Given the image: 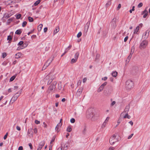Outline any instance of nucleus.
Segmentation results:
<instances>
[{
	"mask_svg": "<svg viewBox=\"0 0 150 150\" xmlns=\"http://www.w3.org/2000/svg\"><path fill=\"white\" fill-rule=\"evenodd\" d=\"M99 116V114L96 113L94 109L90 108L88 109L87 112V117L88 119H91L92 121L97 120Z\"/></svg>",
	"mask_w": 150,
	"mask_h": 150,
	"instance_id": "f257e3e1",
	"label": "nucleus"
},
{
	"mask_svg": "<svg viewBox=\"0 0 150 150\" xmlns=\"http://www.w3.org/2000/svg\"><path fill=\"white\" fill-rule=\"evenodd\" d=\"M134 86V83L131 80H127L126 82L125 87L127 89H130Z\"/></svg>",
	"mask_w": 150,
	"mask_h": 150,
	"instance_id": "f03ea898",
	"label": "nucleus"
},
{
	"mask_svg": "<svg viewBox=\"0 0 150 150\" xmlns=\"http://www.w3.org/2000/svg\"><path fill=\"white\" fill-rule=\"evenodd\" d=\"M118 141V137L115 135L112 136L109 140V142L111 145L114 144L115 142Z\"/></svg>",
	"mask_w": 150,
	"mask_h": 150,
	"instance_id": "7ed1b4c3",
	"label": "nucleus"
},
{
	"mask_svg": "<svg viewBox=\"0 0 150 150\" xmlns=\"http://www.w3.org/2000/svg\"><path fill=\"white\" fill-rule=\"evenodd\" d=\"M57 84V82L56 81L53 82L49 86L47 92L49 93H50V91H52L54 88H55L56 85Z\"/></svg>",
	"mask_w": 150,
	"mask_h": 150,
	"instance_id": "20e7f679",
	"label": "nucleus"
},
{
	"mask_svg": "<svg viewBox=\"0 0 150 150\" xmlns=\"http://www.w3.org/2000/svg\"><path fill=\"white\" fill-rule=\"evenodd\" d=\"M116 18H113L110 22L109 27L112 29H114L117 26L116 23Z\"/></svg>",
	"mask_w": 150,
	"mask_h": 150,
	"instance_id": "39448f33",
	"label": "nucleus"
},
{
	"mask_svg": "<svg viewBox=\"0 0 150 150\" xmlns=\"http://www.w3.org/2000/svg\"><path fill=\"white\" fill-rule=\"evenodd\" d=\"M148 44V41L146 40H144L141 42V49L145 48Z\"/></svg>",
	"mask_w": 150,
	"mask_h": 150,
	"instance_id": "423d86ee",
	"label": "nucleus"
},
{
	"mask_svg": "<svg viewBox=\"0 0 150 150\" xmlns=\"http://www.w3.org/2000/svg\"><path fill=\"white\" fill-rule=\"evenodd\" d=\"M45 144V142L43 140L40 142L39 144V146L37 150H41Z\"/></svg>",
	"mask_w": 150,
	"mask_h": 150,
	"instance_id": "0eeeda50",
	"label": "nucleus"
},
{
	"mask_svg": "<svg viewBox=\"0 0 150 150\" xmlns=\"http://www.w3.org/2000/svg\"><path fill=\"white\" fill-rule=\"evenodd\" d=\"M83 87H81L77 91L76 95L77 96H79L81 94L82 91L83 90Z\"/></svg>",
	"mask_w": 150,
	"mask_h": 150,
	"instance_id": "6e6552de",
	"label": "nucleus"
},
{
	"mask_svg": "<svg viewBox=\"0 0 150 150\" xmlns=\"http://www.w3.org/2000/svg\"><path fill=\"white\" fill-rule=\"evenodd\" d=\"M33 132L32 129H28V134H29L30 137L32 138L33 137Z\"/></svg>",
	"mask_w": 150,
	"mask_h": 150,
	"instance_id": "1a4fd4ad",
	"label": "nucleus"
},
{
	"mask_svg": "<svg viewBox=\"0 0 150 150\" xmlns=\"http://www.w3.org/2000/svg\"><path fill=\"white\" fill-rule=\"evenodd\" d=\"M149 30L146 31V32L143 34L142 35V38H144V39L147 38L149 35Z\"/></svg>",
	"mask_w": 150,
	"mask_h": 150,
	"instance_id": "9d476101",
	"label": "nucleus"
},
{
	"mask_svg": "<svg viewBox=\"0 0 150 150\" xmlns=\"http://www.w3.org/2000/svg\"><path fill=\"white\" fill-rule=\"evenodd\" d=\"M90 21H88L85 25L84 27L85 32H87L88 30L90 24Z\"/></svg>",
	"mask_w": 150,
	"mask_h": 150,
	"instance_id": "9b49d317",
	"label": "nucleus"
},
{
	"mask_svg": "<svg viewBox=\"0 0 150 150\" xmlns=\"http://www.w3.org/2000/svg\"><path fill=\"white\" fill-rule=\"evenodd\" d=\"M130 108L129 105V104L126 106V108L124 110L123 112L121 114H122L123 113L125 112V113H128V111H129Z\"/></svg>",
	"mask_w": 150,
	"mask_h": 150,
	"instance_id": "f8f14e48",
	"label": "nucleus"
},
{
	"mask_svg": "<svg viewBox=\"0 0 150 150\" xmlns=\"http://www.w3.org/2000/svg\"><path fill=\"white\" fill-rule=\"evenodd\" d=\"M148 13V11L146 10H145L143 11L142 13L141 14H144L143 17L144 18H145L147 16Z\"/></svg>",
	"mask_w": 150,
	"mask_h": 150,
	"instance_id": "ddd939ff",
	"label": "nucleus"
},
{
	"mask_svg": "<svg viewBox=\"0 0 150 150\" xmlns=\"http://www.w3.org/2000/svg\"><path fill=\"white\" fill-rule=\"evenodd\" d=\"M108 33V30L107 29H104L103 32V37H105Z\"/></svg>",
	"mask_w": 150,
	"mask_h": 150,
	"instance_id": "4468645a",
	"label": "nucleus"
},
{
	"mask_svg": "<svg viewBox=\"0 0 150 150\" xmlns=\"http://www.w3.org/2000/svg\"><path fill=\"white\" fill-rule=\"evenodd\" d=\"M59 30V26H57L56 27V29L54 31V35H55L58 32Z\"/></svg>",
	"mask_w": 150,
	"mask_h": 150,
	"instance_id": "2eb2a0df",
	"label": "nucleus"
},
{
	"mask_svg": "<svg viewBox=\"0 0 150 150\" xmlns=\"http://www.w3.org/2000/svg\"><path fill=\"white\" fill-rule=\"evenodd\" d=\"M21 55V52H18L15 55V58L18 59L20 57Z\"/></svg>",
	"mask_w": 150,
	"mask_h": 150,
	"instance_id": "dca6fc26",
	"label": "nucleus"
},
{
	"mask_svg": "<svg viewBox=\"0 0 150 150\" xmlns=\"http://www.w3.org/2000/svg\"><path fill=\"white\" fill-rule=\"evenodd\" d=\"M22 91V89H21L20 91H19V93L18 92L16 93L14 95L17 98L21 94Z\"/></svg>",
	"mask_w": 150,
	"mask_h": 150,
	"instance_id": "f3484780",
	"label": "nucleus"
},
{
	"mask_svg": "<svg viewBox=\"0 0 150 150\" xmlns=\"http://www.w3.org/2000/svg\"><path fill=\"white\" fill-rule=\"evenodd\" d=\"M132 56L131 55H129V56L128 57L127 59L126 60V64H128L130 60L132 57Z\"/></svg>",
	"mask_w": 150,
	"mask_h": 150,
	"instance_id": "a211bd4d",
	"label": "nucleus"
},
{
	"mask_svg": "<svg viewBox=\"0 0 150 150\" xmlns=\"http://www.w3.org/2000/svg\"><path fill=\"white\" fill-rule=\"evenodd\" d=\"M139 26H137L136 29L134 30V34H137V33L138 32L139 30Z\"/></svg>",
	"mask_w": 150,
	"mask_h": 150,
	"instance_id": "6ab92c4d",
	"label": "nucleus"
},
{
	"mask_svg": "<svg viewBox=\"0 0 150 150\" xmlns=\"http://www.w3.org/2000/svg\"><path fill=\"white\" fill-rule=\"evenodd\" d=\"M42 26V24H41L38 26L37 28L38 31H40L41 30Z\"/></svg>",
	"mask_w": 150,
	"mask_h": 150,
	"instance_id": "aec40b11",
	"label": "nucleus"
},
{
	"mask_svg": "<svg viewBox=\"0 0 150 150\" xmlns=\"http://www.w3.org/2000/svg\"><path fill=\"white\" fill-rule=\"evenodd\" d=\"M117 75V72L116 71H113L112 73V76L114 77H116Z\"/></svg>",
	"mask_w": 150,
	"mask_h": 150,
	"instance_id": "412c9836",
	"label": "nucleus"
},
{
	"mask_svg": "<svg viewBox=\"0 0 150 150\" xmlns=\"http://www.w3.org/2000/svg\"><path fill=\"white\" fill-rule=\"evenodd\" d=\"M13 18H11L8 19L7 22V25H9L11 22L13 21Z\"/></svg>",
	"mask_w": 150,
	"mask_h": 150,
	"instance_id": "4be33fe9",
	"label": "nucleus"
},
{
	"mask_svg": "<svg viewBox=\"0 0 150 150\" xmlns=\"http://www.w3.org/2000/svg\"><path fill=\"white\" fill-rule=\"evenodd\" d=\"M104 88L101 85L98 88V92H101L103 90Z\"/></svg>",
	"mask_w": 150,
	"mask_h": 150,
	"instance_id": "5701e85b",
	"label": "nucleus"
},
{
	"mask_svg": "<svg viewBox=\"0 0 150 150\" xmlns=\"http://www.w3.org/2000/svg\"><path fill=\"white\" fill-rule=\"evenodd\" d=\"M134 47L133 46L132 47L131 50V52L129 54V55H131L132 56V55L133 54L134 51Z\"/></svg>",
	"mask_w": 150,
	"mask_h": 150,
	"instance_id": "b1692460",
	"label": "nucleus"
},
{
	"mask_svg": "<svg viewBox=\"0 0 150 150\" xmlns=\"http://www.w3.org/2000/svg\"><path fill=\"white\" fill-rule=\"evenodd\" d=\"M127 118L128 119H130L131 118V116L130 115H129L128 113L125 114V116H123L124 118Z\"/></svg>",
	"mask_w": 150,
	"mask_h": 150,
	"instance_id": "393cba45",
	"label": "nucleus"
},
{
	"mask_svg": "<svg viewBox=\"0 0 150 150\" xmlns=\"http://www.w3.org/2000/svg\"><path fill=\"white\" fill-rule=\"evenodd\" d=\"M22 33L21 29L17 30L15 32V33L17 35H20Z\"/></svg>",
	"mask_w": 150,
	"mask_h": 150,
	"instance_id": "a878e982",
	"label": "nucleus"
},
{
	"mask_svg": "<svg viewBox=\"0 0 150 150\" xmlns=\"http://www.w3.org/2000/svg\"><path fill=\"white\" fill-rule=\"evenodd\" d=\"M15 16L16 17V18L17 19H19L20 18L21 16V14H16Z\"/></svg>",
	"mask_w": 150,
	"mask_h": 150,
	"instance_id": "bb28decb",
	"label": "nucleus"
},
{
	"mask_svg": "<svg viewBox=\"0 0 150 150\" xmlns=\"http://www.w3.org/2000/svg\"><path fill=\"white\" fill-rule=\"evenodd\" d=\"M79 55V53L78 52H77L75 55V56H74L75 59L76 60H77L78 59V58Z\"/></svg>",
	"mask_w": 150,
	"mask_h": 150,
	"instance_id": "cd10ccee",
	"label": "nucleus"
},
{
	"mask_svg": "<svg viewBox=\"0 0 150 150\" xmlns=\"http://www.w3.org/2000/svg\"><path fill=\"white\" fill-rule=\"evenodd\" d=\"M40 0H38L36 1L34 4V5L35 6H37L40 3Z\"/></svg>",
	"mask_w": 150,
	"mask_h": 150,
	"instance_id": "c85d7f7f",
	"label": "nucleus"
},
{
	"mask_svg": "<svg viewBox=\"0 0 150 150\" xmlns=\"http://www.w3.org/2000/svg\"><path fill=\"white\" fill-rule=\"evenodd\" d=\"M12 39V37L11 35H9L8 36L7 39V40H9V41L8 42L9 43H10V42H9V41L11 40Z\"/></svg>",
	"mask_w": 150,
	"mask_h": 150,
	"instance_id": "c756f323",
	"label": "nucleus"
},
{
	"mask_svg": "<svg viewBox=\"0 0 150 150\" xmlns=\"http://www.w3.org/2000/svg\"><path fill=\"white\" fill-rule=\"evenodd\" d=\"M60 123H58L57 124V126H56V127H55V130L56 131H57V132H59L58 129H59V126H60Z\"/></svg>",
	"mask_w": 150,
	"mask_h": 150,
	"instance_id": "7c9ffc66",
	"label": "nucleus"
},
{
	"mask_svg": "<svg viewBox=\"0 0 150 150\" xmlns=\"http://www.w3.org/2000/svg\"><path fill=\"white\" fill-rule=\"evenodd\" d=\"M28 20L30 22H31L33 21V19L32 17L30 16H29L28 17Z\"/></svg>",
	"mask_w": 150,
	"mask_h": 150,
	"instance_id": "2f4dec72",
	"label": "nucleus"
},
{
	"mask_svg": "<svg viewBox=\"0 0 150 150\" xmlns=\"http://www.w3.org/2000/svg\"><path fill=\"white\" fill-rule=\"evenodd\" d=\"M72 130V129L71 128V126H68V127L67 129V131L69 132H71Z\"/></svg>",
	"mask_w": 150,
	"mask_h": 150,
	"instance_id": "473e14b6",
	"label": "nucleus"
},
{
	"mask_svg": "<svg viewBox=\"0 0 150 150\" xmlns=\"http://www.w3.org/2000/svg\"><path fill=\"white\" fill-rule=\"evenodd\" d=\"M8 16V13H5L3 17V19L4 18H5L6 19H7L9 17V16Z\"/></svg>",
	"mask_w": 150,
	"mask_h": 150,
	"instance_id": "72a5a7b5",
	"label": "nucleus"
},
{
	"mask_svg": "<svg viewBox=\"0 0 150 150\" xmlns=\"http://www.w3.org/2000/svg\"><path fill=\"white\" fill-rule=\"evenodd\" d=\"M68 145L67 144H65L64 145V147L63 148V150H67V149Z\"/></svg>",
	"mask_w": 150,
	"mask_h": 150,
	"instance_id": "f704fd0d",
	"label": "nucleus"
},
{
	"mask_svg": "<svg viewBox=\"0 0 150 150\" xmlns=\"http://www.w3.org/2000/svg\"><path fill=\"white\" fill-rule=\"evenodd\" d=\"M16 76L14 75L12 76L10 79V81H13L15 78Z\"/></svg>",
	"mask_w": 150,
	"mask_h": 150,
	"instance_id": "c9c22d12",
	"label": "nucleus"
},
{
	"mask_svg": "<svg viewBox=\"0 0 150 150\" xmlns=\"http://www.w3.org/2000/svg\"><path fill=\"white\" fill-rule=\"evenodd\" d=\"M49 77H50V76L49 75H47L46 77L44 79V81L45 82H46V81L48 79H49Z\"/></svg>",
	"mask_w": 150,
	"mask_h": 150,
	"instance_id": "e433bc0d",
	"label": "nucleus"
},
{
	"mask_svg": "<svg viewBox=\"0 0 150 150\" xmlns=\"http://www.w3.org/2000/svg\"><path fill=\"white\" fill-rule=\"evenodd\" d=\"M17 98L14 95L13 97L12 98H11V100H13V102H14L17 99Z\"/></svg>",
	"mask_w": 150,
	"mask_h": 150,
	"instance_id": "4c0bfd02",
	"label": "nucleus"
},
{
	"mask_svg": "<svg viewBox=\"0 0 150 150\" xmlns=\"http://www.w3.org/2000/svg\"><path fill=\"white\" fill-rule=\"evenodd\" d=\"M50 59H51V58H49L46 62V64H47L48 63V65H47V66H49V65L52 62L51 60H50Z\"/></svg>",
	"mask_w": 150,
	"mask_h": 150,
	"instance_id": "58836bf2",
	"label": "nucleus"
},
{
	"mask_svg": "<svg viewBox=\"0 0 150 150\" xmlns=\"http://www.w3.org/2000/svg\"><path fill=\"white\" fill-rule=\"evenodd\" d=\"M77 60H76L75 59L73 58L71 59V63H75L76 62Z\"/></svg>",
	"mask_w": 150,
	"mask_h": 150,
	"instance_id": "ea45409f",
	"label": "nucleus"
},
{
	"mask_svg": "<svg viewBox=\"0 0 150 150\" xmlns=\"http://www.w3.org/2000/svg\"><path fill=\"white\" fill-rule=\"evenodd\" d=\"M55 137H56L55 136H54L53 137H52V139L51 140V142H50V144H51L53 142H54V140L55 139Z\"/></svg>",
	"mask_w": 150,
	"mask_h": 150,
	"instance_id": "a19ab883",
	"label": "nucleus"
},
{
	"mask_svg": "<svg viewBox=\"0 0 150 150\" xmlns=\"http://www.w3.org/2000/svg\"><path fill=\"white\" fill-rule=\"evenodd\" d=\"M82 35V33L81 32H79L77 35V38H79Z\"/></svg>",
	"mask_w": 150,
	"mask_h": 150,
	"instance_id": "79ce46f5",
	"label": "nucleus"
},
{
	"mask_svg": "<svg viewBox=\"0 0 150 150\" xmlns=\"http://www.w3.org/2000/svg\"><path fill=\"white\" fill-rule=\"evenodd\" d=\"M27 23L26 21H24L23 23H22V26L23 27H25L26 24H27Z\"/></svg>",
	"mask_w": 150,
	"mask_h": 150,
	"instance_id": "37998d69",
	"label": "nucleus"
},
{
	"mask_svg": "<svg viewBox=\"0 0 150 150\" xmlns=\"http://www.w3.org/2000/svg\"><path fill=\"white\" fill-rule=\"evenodd\" d=\"M7 55V54L5 52L3 53L2 54V57L3 58H5Z\"/></svg>",
	"mask_w": 150,
	"mask_h": 150,
	"instance_id": "c03bdc74",
	"label": "nucleus"
},
{
	"mask_svg": "<svg viewBox=\"0 0 150 150\" xmlns=\"http://www.w3.org/2000/svg\"><path fill=\"white\" fill-rule=\"evenodd\" d=\"M53 79H50L47 82V85L50 84L52 81Z\"/></svg>",
	"mask_w": 150,
	"mask_h": 150,
	"instance_id": "a18cd8bd",
	"label": "nucleus"
},
{
	"mask_svg": "<svg viewBox=\"0 0 150 150\" xmlns=\"http://www.w3.org/2000/svg\"><path fill=\"white\" fill-rule=\"evenodd\" d=\"M23 41H20L18 44V45H20L21 46L23 44Z\"/></svg>",
	"mask_w": 150,
	"mask_h": 150,
	"instance_id": "49530a36",
	"label": "nucleus"
},
{
	"mask_svg": "<svg viewBox=\"0 0 150 150\" xmlns=\"http://www.w3.org/2000/svg\"><path fill=\"white\" fill-rule=\"evenodd\" d=\"M46 63H45V65H44V66L42 68V70H45L48 66H47V65H46Z\"/></svg>",
	"mask_w": 150,
	"mask_h": 150,
	"instance_id": "de8ad7c7",
	"label": "nucleus"
},
{
	"mask_svg": "<svg viewBox=\"0 0 150 150\" xmlns=\"http://www.w3.org/2000/svg\"><path fill=\"white\" fill-rule=\"evenodd\" d=\"M100 54H96V58H95V60H96L97 59H99L100 57Z\"/></svg>",
	"mask_w": 150,
	"mask_h": 150,
	"instance_id": "09e8293b",
	"label": "nucleus"
},
{
	"mask_svg": "<svg viewBox=\"0 0 150 150\" xmlns=\"http://www.w3.org/2000/svg\"><path fill=\"white\" fill-rule=\"evenodd\" d=\"M75 121V120L74 118H72L70 120V122L72 123H74Z\"/></svg>",
	"mask_w": 150,
	"mask_h": 150,
	"instance_id": "8fccbe9b",
	"label": "nucleus"
},
{
	"mask_svg": "<svg viewBox=\"0 0 150 150\" xmlns=\"http://www.w3.org/2000/svg\"><path fill=\"white\" fill-rule=\"evenodd\" d=\"M106 123H107L106 122H104L102 125V128L104 127H105Z\"/></svg>",
	"mask_w": 150,
	"mask_h": 150,
	"instance_id": "3c124183",
	"label": "nucleus"
},
{
	"mask_svg": "<svg viewBox=\"0 0 150 150\" xmlns=\"http://www.w3.org/2000/svg\"><path fill=\"white\" fill-rule=\"evenodd\" d=\"M107 83V82H105L104 83L102 84L101 85L104 88V86H105Z\"/></svg>",
	"mask_w": 150,
	"mask_h": 150,
	"instance_id": "603ef678",
	"label": "nucleus"
},
{
	"mask_svg": "<svg viewBox=\"0 0 150 150\" xmlns=\"http://www.w3.org/2000/svg\"><path fill=\"white\" fill-rule=\"evenodd\" d=\"M35 123L36 124H38L40 123V122L39 121H38L37 120H35Z\"/></svg>",
	"mask_w": 150,
	"mask_h": 150,
	"instance_id": "864d4df0",
	"label": "nucleus"
},
{
	"mask_svg": "<svg viewBox=\"0 0 150 150\" xmlns=\"http://www.w3.org/2000/svg\"><path fill=\"white\" fill-rule=\"evenodd\" d=\"M8 134V132H7L4 137V139H6Z\"/></svg>",
	"mask_w": 150,
	"mask_h": 150,
	"instance_id": "5fc2aeb1",
	"label": "nucleus"
},
{
	"mask_svg": "<svg viewBox=\"0 0 150 150\" xmlns=\"http://www.w3.org/2000/svg\"><path fill=\"white\" fill-rule=\"evenodd\" d=\"M111 1H108L106 4V5L107 6H109L111 4Z\"/></svg>",
	"mask_w": 150,
	"mask_h": 150,
	"instance_id": "6e6d98bb",
	"label": "nucleus"
},
{
	"mask_svg": "<svg viewBox=\"0 0 150 150\" xmlns=\"http://www.w3.org/2000/svg\"><path fill=\"white\" fill-rule=\"evenodd\" d=\"M28 145L30 148V149H32L33 148V147L32 144L31 143H30Z\"/></svg>",
	"mask_w": 150,
	"mask_h": 150,
	"instance_id": "4d7b16f0",
	"label": "nucleus"
},
{
	"mask_svg": "<svg viewBox=\"0 0 150 150\" xmlns=\"http://www.w3.org/2000/svg\"><path fill=\"white\" fill-rule=\"evenodd\" d=\"M109 118H110L109 117H107L106 118L104 122H106L107 123L108 122V120H109Z\"/></svg>",
	"mask_w": 150,
	"mask_h": 150,
	"instance_id": "13d9d810",
	"label": "nucleus"
},
{
	"mask_svg": "<svg viewBox=\"0 0 150 150\" xmlns=\"http://www.w3.org/2000/svg\"><path fill=\"white\" fill-rule=\"evenodd\" d=\"M121 7V4H119L118 6L117 7V10H119L120 8Z\"/></svg>",
	"mask_w": 150,
	"mask_h": 150,
	"instance_id": "bf43d9fd",
	"label": "nucleus"
},
{
	"mask_svg": "<svg viewBox=\"0 0 150 150\" xmlns=\"http://www.w3.org/2000/svg\"><path fill=\"white\" fill-rule=\"evenodd\" d=\"M134 135V134H131L130 135H129L127 139H130L132 137V136L133 135Z\"/></svg>",
	"mask_w": 150,
	"mask_h": 150,
	"instance_id": "052dcab7",
	"label": "nucleus"
},
{
	"mask_svg": "<svg viewBox=\"0 0 150 150\" xmlns=\"http://www.w3.org/2000/svg\"><path fill=\"white\" fill-rule=\"evenodd\" d=\"M116 103V102L115 101H113L112 103L111 104V106H113Z\"/></svg>",
	"mask_w": 150,
	"mask_h": 150,
	"instance_id": "680f3d73",
	"label": "nucleus"
},
{
	"mask_svg": "<svg viewBox=\"0 0 150 150\" xmlns=\"http://www.w3.org/2000/svg\"><path fill=\"white\" fill-rule=\"evenodd\" d=\"M128 36H126L125 39H124V41L125 42H126L127 41V40L128 39Z\"/></svg>",
	"mask_w": 150,
	"mask_h": 150,
	"instance_id": "e2e57ef3",
	"label": "nucleus"
},
{
	"mask_svg": "<svg viewBox=\"0 0 150 150\" xmlns=\"http://www.w3.org/2000/svg\"><path fill=\"white\" fill-rule=\"evenodd\" d=\"M47 27H45L44 28V31L45 33H46L47 32Z\"/></svg>",
	"mask_w": 150,
	"mask_h": 150,
	"instance_id": "0e129e2a",
	"label": "nucleus"
},
{
	"mask_svg": "<svg viewBox=\"0 0 150 150\" xmlns=\"http://www.w3.org/2000/svg\"><path fill=\"white\" fill-rule=\"evenodd\" d=\"M107 79V77H105L104 78H103L102 79V80H104V81H106Z\"/></svg>",
	"mask_w": 150,
	"mask_h": 150,
	"instance_id": "69168bd1",
	"label": "nucleus"
},
{
	"mask_svg": "<svg viewBox=\"0 0 150 150\" xmlns=\"http://www.w3.org/2000/svg\"><path fill=\"white\" fill-rule=\"evenodd\" d=\"M115 148L114 147L112 146H111L109 148V150H113Z\"/></svg>",
	"mask_w": 150,
	"mask_h": 150,
	"instance_id": "338daca9",
	"label": "nucleus"
},
{
	"mask_svg": "<svg viewBox=\"0 0 150 150\" xmlns=\"http://www.w3.org/2000/svg\"><path fill=\"white\" fill-rule=\"evenodd\" d=\"M23 147L22 146H20L18 149V150H23Z\"/></svg>",
	"mask_w": 150,
	"mask_h": 150,
	"instance_id": "774afa93",
	"label": "nucleus"
}]
</instances>
